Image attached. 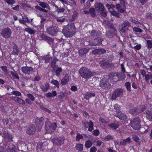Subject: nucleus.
<instances>
[{
    "label": "nucleus",
    "instance_id": "1",
    "mask_svg": "<svg viewBox=\"0 0 152 152\" xmlns=\"http://www.w3.org/2000/svg\"><path fill=\"white\" fill-rule=\"evenodd\" d=\"M75 27L73 23L68 24L64 27L62 31L64 36L67 37H72L74 35Z\"/></svg>",
    "mask_w": 152,
    "mask_h": 152
},
{
    "label": "nucleus",
    "instance_id": "2",
    "mask_svg": "<svg viewBox=\"0 0 152 152\" xmlns=\"http://www.w3.org/2000/svg\"><path fill=\"white\" fill-rule=\"evenodd\" d=\"M80 75L86 80H88L94 75V73L89 69L85 67H83L78 71Z\"/></svg>",
    "mask_w": 152,
    "mask_h": 152
},
{
    "label": "nucleus",
    "instance_id": "3",
    "mask_svg": "<svg viewBox=\"0 0 152 152\" xmlns=\"http://www.w3.org/2000/svg\"><path fill=\"white\" fill-rule=\"evenodd\" d=\"M141 121L139 117H136L133 118L131 121L130 126L134 130H138L141 128L140 123Z\"/></svg>",
    "mask_w": 152,
    "mask_h": 152
},
{
    "label": "nucleus",
    "instance_id": "4",
    "mask_svg": "<svg viewBox=\"0 0 152 152\" xmlns=\"http://www.w3.org/2000/svg\"><path fill=\"white\" fill-rule=\"evenodd\" d=\"M46 32L49 35L52 36H56L59 31L57 27L52 25L48 27L46 29Z\"/></svg>",
    "mask_w": 152,
    "mask_h": 152
},
{
    "label": "nucleus",
    "instance_id": "5",
    "mask_svg": "<svg viewBox=\"0 0 152 152\" xmlns=\"http://www.w3.org/2000/svg\"><path fill=\"white\" fill-rule=\"evenodd\" d=\"M131 26V23L128 21L125 20L120 25L119 28L122 33H125L126 31L129 30L128 27Z\"/></svg>",
    "mask_w": 152,
    "mask_h": 152
},
{
    "label": "nucleus",
    "instance_id": "6",
    "mask_svg": "<svg viewBox=\"0 0 152 152\" xmlns=\"http://www.w3.org/2000/svg\"><path fill=\"white\" fill-rule=\"evenodd\" d=\"M124 90L121 88L116 89L113 93L111 97V99L112 100H116L118 97L122 96L123 95Z\"/></svg>",
    "mask_w": 152,
    "mask_h": 152
},
{
    "label": "nucleus",
    "instance_id": "7",
    "mask_svg": "<svg viewBox=\"0 0 152 152\" xmlns=\"http://www.w3.org/2000/svg\"><path fill=\"white\" fill-rule=\"evenodd\" d=\"M120 4H117L116 5V9L118 12L123 13L125 11L124 9L126 8V1L125 0H119Z\"/></svg>",
    "mask_w": 152,
    "mask_h": 152
},
{
    "label": "nucleus",
    "instance_id": "8",
    "mask_svg": "<svg viewBox=\"0 0 152 152\" xmlns=\"http://www.w3.org/2000/svg\"><path fill=\"white\" fill-rule=\"evenodd\" d=\"M44 123V119L42 117L40 118L37 117L36 119L35 123L37 127L38 132H40L41 131Z\"/></svg>",
    "mask_w": 152,
    "mask_h": 152
},
{
    "label": "nucleus",
    "instance_id": "9",
    "mask_svg": "<svg viewBox=\"0 0 152 152\" xmlns=\"http://www.w3.org/2000/svg\"><path fill=\"white\" fill-rule=\"evenodd\" d=\"M99 86L104 89H108L111 86L108 82V79L106 78H103L100 82Z\"/></svg>",
    "mask_w": 152,
    "mask_h": 152
},
{
    "label": "nucleus",
    "instance_id": "10",
    "mask_svg": "<svg viewBox=\"0 0 152 152\" xmlns=\"http://www.w3.org/2000/svg\"><path fill=\"white\" fill-rule=\"evenodd\" d=\"M11 30L9 27H7L2 30L1 34L5 39L10 38L12 34Z\"/></svg>",
    "mask_w": 152,
    "mask_h": 152
},
{
    "label": "nucleus",
    "instance_id": "11",
    "mask_svg": "<svg viewBox=\"0 0 152 152\" xmlns=\"http://www.w3.org/2000/svg\"><path fill=\"white\" fill-rule=\"evenodd\" d=\"M56 128L57 125L55 122L52 123L48 126H47L46 123L45 124V129L47 133H52L56 129Z\"/></svg>",
    "mask_w": 152,
    "mask_h": 152
},
{
    "label": "nucleus",
    "instance_id": "12",
    "mask_svg": "<svg viewBox=\"0 0 152 152\" xmlns=\"http://www.w3.org/2000/svg\"><path fill=\"white\" fill-rule=\"evenodd\" d=\"M21 71L25 75H30L34 72V69L31 66H23L21 68Z\"/></svg>",
    "mask_w": 152,
    "mask_h": 152
},
{
    "label": "nucleus",
    "instance_id": "13",
    "mask_svg": "<svg viewBox=\"0 0 152 152\" xmlns=\"http://www.w3.org/2000/svg\"><path fill=\"white\" fill-rule=\"evenodd\" d=\"M82 124L85 128H88V130L90 132H91L94 129V124L91 120H89V122L87 121L83 122Z\"/></svg>",
    "mask_w": 152,
    "mask_h": 152
},
{
    "label": "nucleus",
    "instance_id": "14",
    "mask_svg": "<svg viewBox=\"0 0 152 152\" xmlns=\"http://www.w3.org/2000/svg\"><path fill=\"white\" fill-rule=\"evenodd\" d=\"M91 37L94 39L102 38V35L101 31L95 30H92L91 33Z\"/></svg>",
    "mask_w": 152,
    "mask_h": 152
},
{
    "label": "nucleus",
    "instance_id": "15",
    "mask_svg": "<svg viewBox=\"0 0 152 152\" xmlns=\"http://www.w3.org/2000/svg\"><path fill=\"white\" fill-rule=\"evenodd\" d=\"M65 138L64 137H60L58 138H55L53 139L52 141L54 144L56 145H61L64 143Z\"/></svg>",
    "mask_w": 152,
    "mask_h": 152
},
{
    "label": "nucleus",
    "instance_id": "16",
    "mask_svg": "<svg viewBox=\"0 0 152 152\" xmlns=\"http://www.w3.org/2000/svg\"><path fill=\"white\" fill-rule=\"evenodd\" d=\"M3 137L4 138V141L6 142H10L12 141L13 137L7 132H4Z\"/></svg>",
    "mask_w": 152,
    "mask_h": 152
},
{
    "label": "nucleus",
    "instance_id": "17",
    "mask_svg": "<svg viewBox=\"0 0 152 152\" xmlns=\"http://www.w3.org/2000/svg\"><path fill=\"white\" fill-rule=\"evenodd\" d=\"M129 113L134 116H136L140 113L139 108V107H133L130 108L129 110Z\"/></svg>",
    "mask_w": 152,
    "mask_h": 152
},
{
    "label": "nucleus",
    "instance_id": "18",
    "mask_svg": "<svg viewBox=\"0 0 152 152\" xmlns=\"http://www.w3.org/2000/svg\"><path fill=\"white\" fill-rule=\"evenodd\" d=\"M36 130V128L34 125L31 124L30 125L29 128L26 131V133L30 135H33L35 133Z\"/></svg>",
    "mask_w": 152,
    "mask_h": 152
},
{
    "label": "nucleus",
    "instance_id": "19",
    "mask_svg": "<svg viewBox=\"0 0 152 152\" xmlns=\"http://www.w3.org/2000/svg\"><path fill=\"white\" fill-rule=\"evenodd\" d=\"M52 58L49 56L47 55L44 56H40L39 58V60L40 61H44L45 64L49 63L51 60Z\"/></svg>",
    "mask_w": 152,
    "mask_h": 152
},
{
    "label": "nucleus",
    "instance_id": "20",
    "mask_svg": "<svg viewBox=\"0 0 152 152\" xmlns=\"http://www.w3.org/2000/svg\"><path fill=\"white\" fill-rule=\"evenodd\" d=\"M12 48L13 49L12 53L13 54L15 55H18L20 52V50L18 46L14 42L12 43Z\"/></svg>",
    "mask_w": 152,
    "mask_h": 152
},
{
    "label": "nucleus",
    "instance_id": "21",
    "mask_svg": "<svg viewBox=\"0 0 152 152\" xmlns=\"http://www.w3.org/2000/svg\"><path fill=\"white\" fill-rule=\"evenodd\" d=\"M89 49L87 48H82L79 50V56L81 57L84 56L88 52Z\"/></svg>",
    "mask_w": 152,
    "mask_h": 152
},
{
    "label": "nucleus",
    "instance_id": "22",
    "mask_svg": "<svg viewBox=\"0 0 152 152\" xmlns=\"http://www.w3.org/2000/svg\"><path fill=\"white\" fill-rule=\"evenodd\" d=\"M106 50L104 48L97 49L92 50V53L94 54H102L106 52Z\"/></svg>",
    "mask_w": 152,
    "mask_h": 152
},
{
    "label": "nucleus",
    "instance_id": "23",
    "mask_svg": "<svg viewBox=\"0 0 152 152\" xmlns=\"http://www.w3.org/2000/svg\"><path fill=\"white\" fill-rule=\"evenodd\" d=\"M95 8L96 11L98 13H100V11H102L103 10H104V8L103 5L100 3L96 4Z\"/></svg>",
    "mask_w": 152,
    "mask_h": 152
},
{
    "label": "nucleus",
    "instance_id": "24",
    "mask_svg": "<svg viewBox=\"0 0 152 152\" xmlns=\"http://www.w3.org/2000/svg\"><path fill=\"white\" fill-rule=\"evenodd\" d=\"M100 64L102 67L105 69L109 68L110 65L108 62L104 60L101 61Z\"/></svg>",
    "mask_w": 152,
    "mask_h": 152
},
{
    "label": "nucleus",
    "instance_id": "25",
    "mask_svg": "<svg viewBox=\"0 0 152 152\" xmlns=\"http://www.w3.org/2000/svg\"><path fill=\"white\" fill-rule=\"evenodd\" d=\"M115 116L121 120H126L127 118V116L121 112L119 113H116L115 114Z\"/></svg>",
    "mask_w": 152,
    "mask_h": 152
},
{
    "label": "nucleus",
    "instance_id": "26",
    "mask_svg": "<svg viewBox=\"0 0 152 152\" xmlns=\"http://www.w3.org/2000/svg\"><path fill=\"white\" fill-rule=\"evenodd\" d=\"M108 126L110 129L115 130L119 127V125L118 122H114L108 124Z\"/></svg>",
    "mask_w": 152,
    "mask_h": 152
},
{
    "label": "nucleus",
    "instance_id": "27",
    "mask_svg": "<svg viewBox=\"0 0 152 152\" xmlns=\"http://www.w3.org/2000/svg\"><path fill=\"white\" fill-rule=\"evenodd\" d=\"M57 94L56 91H52V93L48 92L45 94V96L48 98H53L57 95Z\"/></svg>",
    "mask_w": 152,
    "mask_h": 152
},
{
    "label": "nucleus",
    "instance_id": "28",
    "mask_svg": "<svg viewBox=\"0 0 152 152\" xmlns=\"http://www.w3.org/2000/svg\"><path fill=\"white\" fill-rule=\"evenodd\" d=\"M69 77L68 74H66L65 75L64 77L61 80V83L62 85H65L68 82Z\"/></svg>",
    "mask_w": 152,
    "mask_h": 152
},
{
    "label": "nucleus",
    "instance_id": "29",
    "mask_svg": "<svg viewBox=\"0 0 152 152\" xmlns=\"http://www.w3.org/2000/svg\"><path fill=\"white\" fill-rule=\"evenodd\" d=\"M38 3L39 5L43 8H46L50 10V7L47 3L41 1L38 2Z\"/></svg>",
    "mask_w": 152,
    "mask_h": 152
},
{
    "label": "nucleus",
    "instance_id": "30",
    "mask_svg": "<svg viewBox=\"0 0 152 152\" xmlns=\"http://www.w3.org/2000/svg\"><path fill=\"white\" fill-rule=\"evenodd\" d=\"M144 114L147 119L150 121H152V112L148 110L145 112Z\"/></svg>",
    "mask_w": 152,
    "mask_h": 152
},
{
    "label": "nucleus",
    "instance_id": "31",
    "mask_svg": "<svg viewBox=\"0 0 152 152\" xmlns=\"http://www.w3.org/2000/svg\"><path fill=\"white\" fill-rule=\"evenodd\" d=\"M58 59L55 57L54 58L52 61L51 62V66L52 68H53V71L55 70V67L56 66V61H58Z\"/></svg>",
    "mask_w": 152,
    "mask_h": 152
},
{
    "label": "nucleus",
    "instance_id": "32",
    "mask_svg": "<svg viewBox=\"0 0 152 152\" xmlns=\"http://www.w3.org/2000/svg\"><path fill=\"white\" fill-rule=\"evenodd\" d=\"M89 14L92 17H95L96 15V11L94 8H91L89 9Z\"/></svg>",
    "mask_w": 152,
    "mask_h": 152
},
{
    "label": "nucleus",
    "instance_id": "33",
    "mask_svg": "<svg viewBox=\"0 0 152 152\" xmlns=\"http://www.w3.org/2000/svg\"><path fill=\"white\" fill-rule=\"evenodd\" d=\"M105 35L106 37H108V38H111L113 37L115 34L114 33L111 31H107Z\"/></svg>",
    "mask_w": 152,
    "mask_h": 152
},
{
    "label": "nucleus",
    "instance_id": "34",
    "mask_svg": "<svg viewBox=\"0 0 152 152\" xmlns=\"http://www.w3.org/2000/svg\"><path fill=\"white\" fill-rule=\"evenodd\" d=\"M46 42H48L51 47H53L54 42V39L53 38L48 37Z\"/></svg>",
    "mask_w": 152,
    "mask_h": 152
},
{
    "label": "nucleus",
    "instance_id": "35",
    "mask_svg": "<svg viewBox=\"0 0 152 152\" xmlns=\"http://www.w3.org/2000/svg\"><path fill=\"white\" fill-rule=\"evenodd\" d=\"M15 102L16 103H18L22 105L25 104V102L18 97H17Z\"/></svg>",
    "mask_w": 152,
    "mask_h": 152
},
{
    "label": "nucleus",
    "instance_id": "36",
    "mask_svg": "<svg viewBox=\"0 0 152 152\" xmlns=\"http://www.w3.org/2000/svg\"><path fill=\"white\" fill-rule=\"evenodd\" d=\"M94 40L96 46H97L102 44V42L103 40V39L102 38L94 39Z\"/></svg>",
    "mask_w": 152,
    "mask_h": 152
},
{
    "label": "nucleus",
    "instance_id": "37",
    "mask_svg": "<svg viewBox=\"0 0 152 152\" xmlns=\"http://www.w3.org/2000/svg\"><path fill=\"white\" fill-rule=\"evenodd\" d=\"M75 148L77 150L81 151L83 150V145L81 144H77L75 146Z\"/></svg>",
    "mask_w": 152,
    "mask_h": 152
},
{
    "label": "nucleus",
    "instance_id": "38",
    "mask_svg": "<svg viewBox=\"0 0 152 152\" xmlns=\"http://www.w3.org/2000/svg\"><path fill=\"white\" fill-rule=\"evenodd\" d=\"M92 144L91 140H88L85 142V146L86 148H89L91 146Z\"/></svg>",
    "mask_w": 152,
    "mask_h": 152
},
{
    "label": "nucleus",
    "instance_id": "39",
    "mask_svg": "<svg viewBox=\"0 0 152 152\" xmlns=\"http://www.w3.org/2000/svg\"><path fill=\"white\" fill-rule=\"evenodd\" d=\"M53 6L56 8V11L59 13H63L64 12L65 10V9L63 8H59L55 4H54Z\"/></svg>",
    "mask_w": 152,
    "mask_h": 152
},
{
    "label": "nucleus",
    "instance_id": "40",
    "mask_svg": "<svg viewBox=\"0 0 152 152\" xmlns=\"http://www.w3.org/2000/svg\"><path fill=\"white\" fill-rule=\"evenodd\" d=\"M114 109L115 110V111L117 113H119L121 112L120 107L119 105L118 104H115L114 106Z\"/></svg>",
    "mask_w": 152,
    "mask_h": 152
},
{
    "label": "nucleus",
    "instance_id": "41",
    "mask_svg": "<svg viewBox=\"0 0 152 152\" xmlns=\"http://www.w3.org/2000/svg\"><path fill=\"white\" fill-rule=\"evenodd\" d=\"M50 83L55 85L57 88H59V82L56 80L53 79L51 81Z\"/></svg>",
    "mask_w": 152,
    "mask_h": 152
},
{
    "label": "nucleus",
    "instance_id": "42",
    "mask_svg": "<svg viewBox=\"0 0 152 152\" xmlns=\"http://www.w3.org/2000/svg\"><path fill=\"white\" fill-rule=\"evenodd\" d=\"M25 31L31 34H33L35 33L34 31L30 28H26L25 29Z\"/></svg>",
    "mask_w": 152,
    "mask_h": 152
},
{
    "label": "nucleus",
    "instance_id": "43",
    "mask_svg": "<svg viewBox=\"0 0 152 152\" xmlns=\"http://www.w3.org/2000/svg\"><path fill=\"white\" fill-rule=\"evenodd\" d=\"M11 94L15 95L16 96V97H18L20 96L21 95V94L20 92L17 91H14L12 92L11 93Z\"/></svg>",
    "mask_w": 152,
    "mask_h": 152
},
{
    "label": "nucleus",
    "instance_id": "44",
    "mask_svg": "<svg viewBox=\"0 0 152 152\" xmlns=\"http://www.w3.org/2000/svg\"><path fill=\"white\" fill-rule=\"evenodd\" d=\"M125 86L128 91H131V83L130 82H126L125 84Z\"/></svg>",
    "mask_w": 152,
    "mask_h": 152
},
{
    "label": "nucleus",
    "instance_id": "45",
    "mask_svg": "<svg viewBox=\"0 0 152 152\" xmlns=\"http://www.w3.org/2000/svg\"><path fill=\"white\" fill-rule=\"evenodd\" d=\"M35 8L37 10H39L40 11H42V12H45L47 13V12H48V10H45V9H44L43 8H42L38 6H35Z\"/></svg>",
    "mask_w": 152,
    "mask_h": 152
},
{
    "label": "nucleus",
    "instance_id": "46",
    "mask_svg": "<svg viewBox=\"0 0 152 152\" xmlns=\"http://www.w3.org/2000/svg\"><path fill=\"white\" fill-rule=\"evenodd\" d=\"M62 69L61 67H59L56 70H55L54 71H55L56 75L57 77H59L60 75V73L62 72Z\"/></svg>",
    "mask_w": 152,
    "mask_h": 152
},
{
    "label": "nucleus",
    "instance_id": "47",
    "mask_svg": "<svg viewBox=\"0 0 152 152\" xmlns=\"http://www.w3.org/2000/svg\"><path fill=\"white\" fill-rule=\"evenodd\" d=\"M83 138V136L79 133H77L76 137V140L77 141H79L80 139Z\"/></svg>",
    "mask_w": 152,
    "mask_h": 152
},
{
    "label": "nucleus",
    "instance_id": "48",
    "mask_svg": "<svg viewBox=\"0 0 152 152\" xmlns=\"http://www.w3.org/2000/svg\"><path fill=\"white\" fill-rule=\"evenodd\" d=\"M114 138V137L113 136L108 135L104 138V139L106 141H108L110 140H113Z\"/></svg>",
    "mask_w": 152,
    "mask_h": 152
},
{
    "label": "nucleus",
    "instance_id": "49",
    "mask_svg": "<svg viewBox=\"0 0 152 152\" xmlns=\"http://www.w3.org/2000/svg\"><path fill=\"white\" fill-rule=\"evenodd\" d=\"M49 36L45 35L44 34H42L40 36V38L42 40L46 41L47 39L48 38Z\"/></svg>",
    "mask_w": 152,
    "mask_h": 152
},
{
    "label": "nucleus",
    "instance_id": "50",
    "mask_svg": "<svg viewBox=\"0 0 152 152\" xmlns=\"http://www.w3.org/2000/svg\"><path fill=\"white\" fill-rule=\"evenodd\" d=\"M78 13L76 11H75L73 13L72 15V21H74L77 18V16L78 15Z\"/></svg>",
    "mask_w": 152,
    "mask_h": 152
},
{
    "label": "nucleus",
    "instance_id": "51",
    "mask_svg": "<svg viewBox=\"0 0 152 152\" xmlns=\"http://www.w3.org/2000/svg\"><path fill=\"white\" fill-rule=\"evenodd\" d=\"M111 14L117 18H119L120 15L119 13L115 11H113L112 12H111Z\"/></svg>",
    "mask_w": 152,
    "mask_h": 152
},
{
    "label": "nucleus",
    "instance_id": "52",
    "mask_svg": "<svg viewBox=\"0 0 152 152\" xmlns=\"http://www.w3.org/2000/svg\"><path fill=\"white\" fill-rule=\"evenodd\" d=\"M10 73L13 76L15 77V78L18 79H19V76L15 72L11 71H10Z\"/></svg>",
    "mask_w": 152,
    "mask_h": 152
},
{
    "label": "nucleus",
    "instance_id": "53",
    "mask_svg": "<svg viewBox=\"0 0 152 152\" xmlns=\"http://www.w3.org/2000/svg\"><path fill=\"white\" fill-rule=\"evenodd\" d=\"M133 30L137 32L141 33L142 31V29L138 27H134L133 28Z\"/></svg>",
    "mask_w": 152,
    "mask_h": 152
},
{
    "label": "nucleus",
    "instance_id": "54",
    "mask_svg": "<svg viewBox=\"0 0 152 152\" xmlns=\"http://www.w3.org/2000/svg\"><path fill=\"white\" fill-rule=\"evenodd\" d=\"M130 21H131L133 23L137 24H139L140 23V22L138 21V19H130Z\"/></svg>",
    "mask_w": 152,
    "mask_h": 152
},
{
    "label": "nucleus",
    "instance_id": "55",
    "mask_svg": "<svg viewBox=\"0 0 152 152\" xmlns=\"http://www.w3.org/2000/svg\"><path fill=\"white\" fill-rule=\"evenodd\" d=\"M146 42L148 45V48H152V42L150 40H147Z\"/></svg>",
    "mask_w": 152,
    "mask_h": 152
},
{
    "label": "nucleus",
    "instance_id": "56",
    "mask_svg": "<svg viewBox=\"0 0 152 152\" xmlns=\"http://www.w3.org/2000/svg\"><path fill=\"white\" fill-rule=\"evenodd\" d=\"M27 97L32 101H34L35 100V98L34 96L31 94H28L27 95Z\"/></svg>",
    "mask_w": 152,
    "mask_h": 152
},
{
    "label": "nucleus",
    "instance_id": "57",
    "mask_svg": "<svg viewBox=\"0 0 152 152\" xmlns=\"http://www.w3.org/2000/svg\"><path fill=\"white\" fill-rule=\"evenodd\" d=\"M93 135L96 136H98L99 134V131L98 129H95L93 131Z\"/></svg>",
    "mask_w": 152,
    "mask_h": 152
},
{
    "label": "nucleus",
    "instance_id": "58",
    "mask_svg": "<svg viewBox=\"0 0 152 152\" xmlns=\"http://www.w3.org/2000/svg\"><path fill=\"white\" fill-rule=\"evenodd\" d=\"M6 2L10 5H12L15 3V1L14 0H6Z\"/></svg>",
    "mask_w": 152,
    "mask_h": 152
},
{
    "label": "nucleus",
    "instance_id": "59",
    "mask_svg": "<svg viewBox=\"0 0 152 152\" xmlns=\"http://www.w3.org/2000/svg\"><path fill=\"white\" fill-rule=\"evenodd\" d=\"M139 107V108L140 113L144 111L146 109V107L144 105L142 106L141 107Z\"/></svg>",
    "mask_w": 152,
    "mask_h": 152
},
{
    "label": "nucleus",
    "instance_id": "60",
    "mask_svg": "<svg viewBox=\"0 0 152 152\" xmlns=\"http://www.w3.org/2000/svg\"><path fill=\"white\" fill-rule=\"evenodd\" d=\"M113 74L115 77H117L119 79V80H121V78H120L121 76V74L120 73L117 72V73H112Z\"/></svg>",
    "mask_w": 152,
    "mask_h": 152
},
{
    "label": "nucleus",
    "instance_id": "61",
    "mask_svg": "<svg viewBox=\"0 0 152 152\" xmlns=\"http://www.w3.org/2000/svg\"><path fill=\"white\" fill-rule=\"evenodd\" d=\"M145 80L147 83L149 82V80L151 79V75L147 74L145 75Z\"/></svg>",
    "mask_w": 152,
    "mask_h": 152
},
{
    "label": "nucleus",
    "instance_id": "62",
    "mask_svg": "<svg viewBox=\"0 0 152 152\" xmlns=\"http://www.w3.org/2000/svg\"><path fill=\"white\" fill-rule=\"evenodd\" d=\"M89 45L91 46H96V45L94 42V40H90L88 42Z\"/></svg>",
    "mask_w": 152,
    "mask_h": 152
},
{
    "label": "nucleus",
    "instance_id": "63",
    "mask_svg": "<svg viewBox=\"0 0 152 152\" xmlns=\"http://www.w3.org/2000/svg\"><path fill=\"white\" fill-rule=\"evenodd\" d=\"M1 144L3 145L2 146V147L3 148V149L4 150V149L5 148L7 150L6 147L7 144H8V142H6L5 141L3 142Z\"/></svg>",
    "mask_w": 152,
    "mask_h": 152
},
{
    "label": "nucleus",
    "instance_id": "64",
    "mask_svg": "<svg viewBox=\"0 0 152 152\" xmlns=\"http://www.w3.org/2000/svg\"><path fill=\"white\" fill-rule=\"evenodd\" d=\"M15 149V146L13 144H10L9 146H8L7 149Z\"/></svg>",
    "mask_w": 152,
    "mask_h": 152
}]
</instances>
